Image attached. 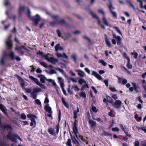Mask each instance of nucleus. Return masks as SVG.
<instances>
[{"instance_id": "obj_7", "label": "nucleus", "mask_w": 146, "mask_h": 146, "mask_svg": "<svg viewBox=\"0 0 146 146\" xmlns=\"http://www.w3.org/2000/svg\"><path fill=\"white\" fill-rule=\"evenodd\" d=\"M29 77L32 81H33V82L35 83L36 84L40 87L41 88L44 89V90L46 89V87L44 85L40 83L37 78L31 76H29Z\"/></svg>"}, {"instance_id": "obj_40", "label": "nucleus", "mask_w": 146, "mask_h": 146, "mask_svg": "<svg viewBox=\"0 0 146 146\" xmlns=\"http://www.w3.org/2000/svg\"><path fill=\"white\" fill-rule=\"evenodd\" d=\"M39 63L42 66L44 67L47 68V65L46 63L42 62H39Z\"/></svg>"}, {"instance_id": "obj_56", "label": "nucleus", "mask_w": 146, "mask_h": 146, "mask_svg": "<svg viewBox=\"0 0 146 146\" xmlns=\"http://www.w3.org/2000/svg\"><path fill=\"white\" fill-rule=\"evenodd\" d=\"M44 58L47 60L48 61H49L50 59V58H49L48 56L47 55H44Z\"/></svg>"}, {"instance_id": "obj_12", "label": "nucleus", "mask_w": 146, "mask_h": 146, "mask_svg": "<svg viewBox=\"0 0 146 146\" xmlns=\"http://www.w3.org/2000/svg\"><path fill=\"white\" fill-rule=\"evenodd\" d=\"M90 13L93 18H96L98 20V24L100 25L102 28L105 29V27L102 24L101 22L99 19V17L96 15L92 12H90Z\"/></svg>"}, {"instance_id": "obj_19", "label": "nucleus", "mask_w": 146, "mask_h": 146, "mask_svg": "<svg viewBox=\"0 0 146 146\" xmlns=\"http://www.w3.org/2000/svg\"><path fill=\"white\" fill-rule=\"evenodd\" d=\"M55 49L56 51L57 52L59 50H62L63 48L60 46V44L59 43L56 44L55 46Z\"/></svg>"}, {"instance_id": "obj_16", "label": "nucleus", "mask_w": 146, "mask_h": 146, "mask_svg": "<svg viewBox=\"0 0 146 146\" xmlns=\"http://www.w3.org/2000/svg\"><path fill=\"white\" fill-rule=\"evenodd\" d=\"M104 36L105 42L107 46L109 47H111L112 46L111 44V43L109 39L107 36L106 34H105Z\"/></svg>"}, {"instance_id": "obj_62", "label": "nucleus", "mask_w": 146, "mask_h": 146, "mask_svg": "<svg viewBox=\"0 0 146 146\" xmlns=\"http://www.w3.org/2000/svg\"><path fill=\"white\" fill-rule=\"evenodd\" d=\"M92 89L94 91L95 94H96L97 92V90L93 86L91 87Z\"/></svg>"}, {"instance_id": "obj_47", "label": "nucleus", "mask_w": 146, "mask_h": 146, "mask_svg": "<svg viewBox=\"0 0 146 146\" xmlns=\"http://www.w3.org/2000/svg\"><path fill=\"white\" fill-rule=\"evenodd\" d=\"M21 118L23 119H25L26 118V116L25 113H22L21 115Z\"/></svg>"}, {"instance_id": "obj_36", "label": "nucleus", "mask_w": 146, "mask_h": 146, "mask_svg": "<svg viewBox=\"0 0 146 146\" xmlns=\"http://www.w3.org/2000/svg\"><path fill=\"white\" fill-rule=\"evenodd\" d=\"M132 84L135 90L137 92L139 90V86H137L135 83H132Z\"/></svg>"}, {"instance_id": "obj_29", "label": "nucleus", "mask_w": 146, "mask_h": 146, "mask_svg": "<svg viewBox=\"0 0 146 146\" xmlns=\"http://www.w3.org/2000/svg\"><path fill=\"white\" fill-rule=\"evenodd\" d=\"M98 109H97L95 106H93L92 107L91 110H90V111L91 113H93V112L95 113H96L98 111Z\"/></svg>"}, {"instance_id": "obj_13", "label": "nucleus", "mask_w": 146, "mask_h": 146, "mask_svg": "<svg viewBox=\"0 0 146 146\" xmlns=\"http://www.w3.org/2000/svg\"><path fill=\"white\" fill-rule=\"evenodd\" d=\"M16 50H18L21 52V54H23L25 52L24 50H27V48L24 46H16L15 47Z\"/></svg>"}, {"instance_id": "obj_9", "label": "nucleus", "mask_w": 146, "mask_h": 146, "mask_svg": "<svg viewBox=\"0 0 146 146\" xmlns=\"http://www.w3.org/2000/svg\"><path fill=\"white\" fill-rule=\"evenodd\" d=\"M108 1L110 3V4L108 5V7L110 9V11L113 17L115 18H117V17L116 13L112 10V9H114V8L112 6L111 1V0H108Z\"/></svg>"}, {"instance_id": "obj_20", "label": "nucleus", "mask_w": 146, "mask_h": 146, "mask_svg": "<svg viewBox=\"0 0 146 146\" xmlns=\"http://www.w3.org/2000/svg\"><path fill=\"white\" fill-rule=\"evenodd\" d=\"M38 77L40 78V81L42 83H44L45 82V80H46L47 79L45 76L43 75H38Z\"/></svg>"}, {"instance_id": "obj_8", "label": "nucleus", "mask_w": 146, "mask_h": 146, "mask_svg": "<svg viewBox=\"0 0 146 146\" xmlns=\"http://www.w3.org/2000/svg\"><path fill=\"white\" fill-rule=\"evenodd\" d=\"M11 35H10L8 36L5 41V43L7 45V46L8 48L9 49H11L13 46V45L12 44V41L11 39Z\"/></svg>"}, {"instance_id": "obj_54", "label": "nucleus", "mask_w": 146, "mask_h": 146, "mask_svg": "<svg viewBox=\"0 0 146 146\" xmlns=\"http://www.w3.org/2000/svg\"><path fill=\"white\" fill-rule=\"evenodd\" d=\"M106 99L109 102H110L111 103V101L112 100V99L109 96H107L106 97Z\"/></svg>"}, {"instance_id": "obj_3", "label": "nucleus", "mask_w": 146, "mask_h": 146, "mask_svg": "<svg viewBox=\"0 0 146 146\" xmlns=\"http://www.w3.org/2000/svg\"><path fill=\"white\" fill-rule=\"evenodd\" d=\"M6 137L8 139L15 143L17 142V139L22 141L21 138L17 134L12 133L11 131H9L8 132L7 135Z\"/></svg>"}, {"instance_id": "obj_5", "label": "nucleus", "mask_w": 146, "mask_h": 146, "mask_svg": "<svg viewBox=\"0 0 146 146\" xmlns=\"http://www.w3.org/2000/svg\"><path fill=\"white\" fill-rule=\"evenodd\" d=\"M52 17L54 20L56 21L55 22H52L50 23L51 25L52 26H53L54 25L57 24H59L62 25H64L65 24L64 21L63 19L61 20L60 21H57V20L59 18V17L57 15L52 16Z\"/></svg>"}, {"instance_id": "obj_38", "label": "nucleus", "mask_w": 146, "mask_h": 146, "mask_svg": "<svg viewBox=\"0 0 146 146\" xmlns=\"http://www.w3.org/2000/svg\"><path fill=\"white\" fill-rule=\"evenodd\" d=\"M71 140L70 139H68L66 143V145L67 146H72L71 144Z\"/></svg>"}, {"instance_id": "obj_2", "label": "nucleus", "mask_w": 146, "mask_h": 146, "mask_svg": "<svg viewBox=\"0 0 146 146\" xmlns=\"http://www.w3.org/2000/svg\"><path fill=\"white\" fill-rule=\"evenodd\" d=\"M6 56H9L13 60H16L17 61H19L21 60V58L19 56L15 57V54L14 52H10L8 54H4L2 58L1 61V64L3 65L5 64V59Z\"/></svg>"}, {"instance_id": "obj_22", "label": "nucleus", "mask_w": 146, "mask_h": 146, "mask_svg": "<svg viewBox=\"0 0 146 146\" xmlns=\"http://www.w3.org/2000/svg\"><path fill=\"white\" fill-rule=\"evenodd\" d=\"M0 109L4 114H7V110L3 105L1 104H0Z\"/></svg>"}, {"instance_id": "obj_25", "label": "nucleus", "mask_w": 146, "mask_h": 146, "mask_svg": "<svg viewBox=\"0 0 146 146\" xmlns=\"http://www.w3.org/2000/svg\"><path fill=\"white\" fill-rule=\"evenodd\" d=\"M77 55L76 53H73L72 54L71 58H72L75 63H76L77 60Z\"/></svg>"}, {"instance_id": "obj_10", "label": "nucleus", "mask_w": 146, "mask_h": 146, "mask_svg": "<svg viewBox=\"0 0 146 146\" xmlns=\"http://www.w3.org/2000/svg\"><path fill=\"white\" fill-rule=\"evenodd\" d=\"M122 103L119 100H117L114 102L112 103V104L113 107L116 108H119L121 107Z\"/></svg>"}, {"instance_id": "obj_30", "label": "nucleus", "mask_w": 146, "mask_h": 146, "mask_svg": "<svg viewBox=\"0 0 146 146\" xmlns=\"http://www.w3.org/2000/svg\"><path fill=\"white\" fill-rule=\"evenodd\" d=\"M61 100L62 103L67 108H68L69 106L68 104L66 103L65 99L63 97H62Z\"/></svg>"}, {"instance_id": "obj_15", "label": "nucleus", "mask_w": 146, "mask_h": 146, "mask_svg": "<svg viewBox=\"0 0 146 146\" xmlns=\"http://www.w3.org/2000/svg\"><path fill=\"white\" fill-rule=\"evenodd\" d=\"M75 71L77 72L78 75L81 77H84L86 75L84 72L81 70H76Z\"/></svg>"}, {"instance_id": "obj_24", "label": "nucleus", "mask_w": 146, "mask_h": 146, "mask_svg": "<svg viewBox=\"0 0 146 146\" xmlns=\"http://www.w3.org/2000/svg\"><path fill=\"white\" fill-rule=\"evenodd\" d=\"M119 126L120 127L121 129H122V130L124 131L125 134L127 135L129 137L130 136V135L129 134L128 132L126 131V128L125 126H123V125L121 124H120Z\"/></svg>"}, {"instance_id": "obj_11", "label": "nucleus", "mask_w": 146, "mask_h": 146, "mask_svg": "<svg viewBox=\"0 0 146 146\" xmlns=\"http://www.w3.org/2000/svg\"><path fill=\"white\" fill-rule=\"evenodd\" d=\"M116 77L118 79V83L119 84H121L123 85L125 84L127 82V80L122 77H120L118 76H116Z\"/></svg>"}, {"instance_id": "obj_26", "label": "nucleus", "mask_w": 146, "mask_h": 146, "mask_svg": "<svg viewBox=\"0 0 146 146\" xmlns=\"http://www.w3.org/2000/svg\"><path fill=\"white\" fill-rule=\"evenodd\" d=\"M49 133L52 135H55V131L52 128H49L48 129Z\"/></svg>"}, {"instance_id": "obj_23", "label": "nucleus", "mask_w": 146, "mask_h": 146, "mask_svg": "<svg viewBox=\"0 0 146 146\" xmlns=\"http://www.w3.org/2000/svg\"><path fill=\"white\" fill-rule=\"evenodd\" d=\"M58 82L59 83L60 86L64 85V80L62 77H58Z\"/></svg>"}, {"instance_id": "obj_46", "label": "nucleus", "mask_w": 146, "mask_h": 146, "mask_svg": "<svg viewBox=\"0 0 146 146\" xmlns=\"http://www.w3.org/2000/svg\"><path fill=\"white\" fill-rule=\"evenodd\" d=\"M35 103L38 105L41 106V102L38 99H36L35 100Z\"/></svg>"}, {"instance_id": "obj_64", "label": "nucleus", "mask_w": 146, "mask_h": 146, "mask_svg": "<svg viewBox=\"0 0 146 146\" xmlns=\"http://www.w3.org/2000/svg\"><path fill=\"white\" fill-rule=\"evenodd\" d=\"M85 70L88 74H90V70L87 68H86L84 69Z\"/></svg>"}, {"instance_id": "obj_63", "label": "nucleus", "mask_w": 146, "mask_h": 146, "mask_svg": "<svg viewBox=\"0 0 146 146\" xmlns=\"http://www.w3.org/2000/svg\"><path fill=\"white\" fill-rule=\"evenodd\" d=\"M141 144L143 146H146V142L145 141H142Z\"/></svg>"}, {"instance_id": "obj_37", "label": "nucleus", "mask_w": 146, "mask_h": 146, "mask_svg": "<svg viewBox=\"0 0 146 146\" xmlns=\"http://www.w3.org/2000/svg\"><path fill=\"white\" fill-rule=\"evenodd\" d=\"M79 96L80 97L84 98H86V95L85 93L82 92L80 93Z\"/></svg>"}, {"instance_id": "obj_50", "label": "nucleus", "mask_w": 146, "mask_h": 146, "mask_svg": "<svg viewBox=\"0 0 146 146\" xmlns=\"http://www.w3.org/2000/svg\"><path fill=\"white\" fill-rule=\"evenodd\" d=\"M129 62L130 61H128L127 63V66L128 68L130 69L132 68V66L130 64Z\"/></svg>"}, {"instance_id": "obj_53", "label": "nucleus", "mask_w": 146, "mask_h": 146, "mask_svg": "<svg viewBox=\"0 0 146 146\" xmlns=\"http://www.w3.org/2000/svg\"><path fill=\"white\" fill-rule=\"evenodd\" d=\"M111 129L113 131H119V129L117 127L113 128Z\"/></svg>"}, {"instance_id": "obj_48", "label": "nucleus", "mask_w": 146, "mask_h": 146, "mask_svg": "<svg viewBox=\"0 0 146 146\" xmlns=\"http://www.w3.org/2000/svg\"><path fill=\"white\" fill-rule=\"evenodd\" d=\"M53 85L55 86V88L56 90H58L59 89V88L56 85V84L55 82H54V83L53 84Z\"/></svg>"}, {"instance_id": "obj_4", "label": "nucleus", "mask_w": 146, "mask_h": 146, "mask_svg": "<svg viewBox=\"0 0 146 146\" xmlns=\"http://www.w3.org/2000/svg\"><path fill=\"white\" fill-rule=\"evenodd\" d=\"M27 117L30 118L31 121L30 124L31 126L33 127V128L35 127L36 124L35 119L37 118L36 116L30 113L27 115Z\"/></svg>"}, {"instance_id": "obj_58", "label": "nucleus", "mask_w": 146, "mask_h": 146, "mask_svg": "<svg viewBox=\"0 0 146 146\" xmlns=\"http://www.w3.org/2000/svg\"><path fill=\"white\" fill-rule=\"evenodd\" d=\"M132 54L133 55L134 57L135 58H137L138 56V54L136 52H134Z\"/></svg>"}, {"instance_id": "obj_57", "label": "nucleus", "mask_w": 146, "mask_h": 146, "mask_svg": "<svg viewBox=\"0 0 146 146\" xmlns=\"http://www.w3.org/2000/svg\"><path fill=\"white\" fill-rule=\"evenodd\" d=\"M109 89L111 90L113 92H115L116 91V89L114 87H109Z\"/></svg>"}, {"instance_id": "obj_31", "label": "nucleus", "mask_w": 146, "mask_h": 146, "mask_svg": "<svg viewBox=\"0 0 146 146\" xmlns=\"http://www.w3.org/2000/svg\"><path fill=\"white\" fill-rule=\"evenodd\" d=\"M89 123L92 127L96 125V122L92 120H90L89 121Z\"/></svg>"}, {"instance_id": "obj_28", "label": "nucleus", "mask_w": 146, "mask_h": 146, "mask_svg": "<svg viewBox=\"0 0 146 146\" xmlns=\"http://www.w3.org/2000/svg\"><path fill=\"white\" fill-rule=\"evenodd\" d=\"M31 96L33 99H36L37 96V93L33 90L31 93Z\"/></svg>"}, {"instance_id": "obj_34", "label": "nucleus", "mask_w": 146, "mask_h": 146, "mask_svg": "<svg viewBox=\"0 0 146 146\" xmlns=\"http://www.w3.org/2000/svg\"><path fill=\"white\" fill-rule=\"evenodd\" d=\"M79 84L82 85L83 83H86V82L83 79L80 78L78 80Z\"/></svg>"}, {"instance_id": "obj_44", "label": "nucleus", "mask_w": 146, "mask_h": 146, "mask_svg": "<svg viewBox=\"0 0 146 146\" xmlns=\"http://www.w3.org/2000/svg\"><path fill=\"white\" fill-rule=\"evenodd\" d=\"M55 69L56 70L59 71L60 72L64 74V71L62 69H61L60 68H56Z\"/></svg>"}, {"instance_id": "obj_61", "label": "nucleus", "mask_w": 146, "mask_h": 146, "mask_svg": "<svg viewBox=\"0 0 146 146\" xmlns=\"http://www.w3.org/2000/svg\"><path fill=\"white\" fill-rule=\"evenodd\" d=\"M37 54H39L42 57H43L44 55V53L43 52L39 51L38 52H37Z\"/></svg>"}, {"instance_id": "obj_55", "label": "nucleus", "mask_w": 146, "mask_h": 146, "mask_svg": "<svg viewBox=\"0 0 146 146\" xmlns=\"http://www.w3.org/2000/svg\"><path fill=\"white\" fill-rule=\"evenodd\" d=\"M56 32L57 33L58 36L60 37L61 36V33L60 31L59 30H57Z\"/></svg>"}, {"instance_id": "obj_14", "label": "nucleus", "mask_w": 146, "mask_h": 146, "mask_svg": "<svg viewBox=\"0 0 146 146\" xmlns=\"http://www.w3.org/2000/svg\"><path fill=\"white\" fill-rule=\"evenodd\" d=\"M73 129V132L75 135L76 137L78 139V136L77 133H78V130L77 127L76 123V122H74Z\"/></svg>"}, {"instance_id": "obj_21", "label": "nucleus", "mask_w": 146, "mask_h": 146, "mask_svg": "<svg viewBox=\"0 0 146 146\" xmlns=\"http://www.w3.org/2000/svg\"><path fill=\"white\" fill-rule=\"evenodd\" d=\"M50 59L49 62L54 64H56L58 61L57 59L54 58L53 57H50Z\"/></svg>"}, {"instance_id": "obj_42", "label": "nucleus", "mask_w": 146, "mask_h": 146, "mask_svg": "<svg viewBox=\"0 0 146 146\" xmlns=\"http://www.w3.org/2000/svg\"><path fill=\"white\" fill-rule=\"evenodd\" d=\"M123 55L124 57H125L126 59L128 61H130V60L129 57V56L127 55V54L125 53L124 52L123 53Z\"/></svg>"}, {"instance_id": "obj_45", "label": "nucleus", "mask_w": 146, "mask_h": 146, "mask_svg": "<svg viewBox=\"0 0 146 146\" xmlns=\"http://www.w3.org/2000/svg\"><path fill=\"white\" fill-rule=\"evenodd\" d=\"M113 28L115 29L119 33L120 35H122L121 33L120 30L118 28V27H116L114 26Z\"/></svg>"}, {"instance_id": "obj_39", "label": "nucleus", "mask_w": 146, "mask_h": 146, "mask_svg": "<svg viewBox=\"0 0 146 146\" xmlns=\"http://www.w3.org/2000/svg\"><path fill=\"white\" fill-rule=\"evenodd\" d=\"M99 62L104 66H106L107 65V63L102 59L100 60Z\"/></svg>"}, {"instance_id": "obj_32", "label": "nucleus", "mask_w": 146, "mask_h": 146, "mask_svg": "<svg viewBox=\"0 0 146 146\" xmlns=\"http://www.w3.org/2000/svg\"><path fill=\"white\" fill-rule=\"evenodd\" d=\"M73 143L76 145V146H79L80 145V144L79 142L74 137V139H73L72 140Z\"/></svg>"}, {"instance_id": "obj_6", "label": "nucleus", "mask_w": 146, "mask_h": 146, "mask_svg": "<svg viewBox=\"0 0 146 146\" xmlns=\"http://www.w3.org/2000/svg\"><path fill=\"white\" fill-rule=\"evenodd\" d=\"M112 35L113 37L115 38V39L114 38L113 39L111 40V42L112 44H116V41L115 40V39L117 41V45H120L121 43V37L119 36H116V34L114 33H113Z\"/></svg>"}, {"instance_id": "obj_17", "label": "nucleus", "mask_w": 146, "mask_h": 146, "mask_svg": "<svg viewBox=\"0 0 146 146\" xmlns=\"http://www.w3.org/2000/svg\"><path fill=\"white\" fill-rule=\"evenodd\" d=\"M92 75L95 76L99 80H100L102 79V77L95 71H92Z\"/></svg>"}, {"instance_id": "obj_35", "label": "nucleus", "mask_w": 146, "mask_h": 146, "mask_svg": "<svg viewBox=\"0 0 146 146\" xmlns=\"http://www.w3.org/2000/svg\"><path fill=\"white\" fill-rule=\"evenodd\" d=\"M33 90L37 93L41 92L42 91V90L40 88L37 87L33 89Z\"/></svg>"}, {"instance_id": "obj_18", "label": "nucleus", "mask_w": 146, "mask_h": 146, "mask_svg": "<svg viewBox=\"0 0 146 146\" xmlns=\"http://www.w3.org/2000/svg\"><path fill=\"white\" fill-rule=\"evenodd\" d=\"M45 110L48 111L49 113H52V111L51 110V108L49 106L48 104H46L44 107Z\"/></svg>"}, {"instance_id": "obj_27", "label": "nucleus", "mask_w": 146, "mask_h": 146, "mask_svg": "<svg viewBox=\"0 0 146 146\" xmlns=\"http://www.w3.org/2000/svg\"><path fill=\"white\" fill-rule=\"evenodd\" d=\"M79 112V110L78 107L76 110L74 111V118L76 119L77 117V113Z\"/></svg>"}, {"instance_id": "obj_60", "label": "nucleus", "mask_w": 146, "mask_h": 146, "mask_svg": "<svg viewBox=\"0 0 146 146\" xmlns=\"http://www.w3.org/2000/svg\"><path fill=\"white\" fill-rule=\"evenodd\" d=\"M50 73L52 74H56V72L53 69H52L50 70Z\"/></svg>"}, {"instance_id": "obj_52", "label": "nucleus", "mask_w": 146, "mask_h": 146, "mask_svg": "<svg viewBox=\"0 0 146 146\" xmlns=\"http://www.w3.org/2000/svg\"><path fill=\"white\" fill-rule=\"evenodd\" d=\"M102 81H103V82L105 83L106 86H107V87L109 85H108V80H104V81H103V80Z\"/></svg>"}, {"instance_id": "obj_59", "label": "nucleus", "mask_w": 146, "mask_h": 146, "mask_svg": "<svg viewBox=\"0 0 146 146\" xmlns=\"http://www.w3.org/2000/svg\"><path fill=\"white\" fill-rule=\"evenodd\" d=\"M69 74L73 76H75L76 75V74L72 71H70L69 72Z\"/></svg>"}, {"instance_id": "obj_41", "label": "nucleus", "mask_w": 146, "mask_h": 146, "mask_svg": "<svg viewBox=\"0 0 146 146\" xmlns=\"http://www.w3.org/2000/svg\"><path fill=\"white\" fill-rule=\"evenodd\" d=\"M49 100L48 99V96L47 95H46V97L45 99V100L44 102V103H46L47 104H48V102H49Z\"/></svg>"}, {"instance_id": "obj_49", "label": "nucleus", "mask_w": 146, "mask_h": 146, "mask_svg": "<svg viewBox=\"0 0 146 146\" xmlns=\"http://www.w3.org/2000/svg\"><path fill=\"white\" fill-rule=\"evenodd\" d=\"M56 55L58 58H60L63 57V55L60 53H59L58 52L56 53Z\"/></svg>"}, {"instance_id": "obj_51", "label": "nucleus", "mask_w": 146, "mask_h": 146, "mask_svg": "<svg viewBox=\"0 0 146 146\" xmlns=\"http://www.w3.org/2000/svg\"><path fill=\"white\" fill-rule=\"evenodd\" d=\"M72 88H74V89L75 91L76 90V89H77L78 91H79L80 90L79 88L78 87L77 85L74 86H72Z\"/></svg>"}, {"instance_id": "obj_33", "label": "nucleus", "mask_w": 146, "mask_h": 146, "mask_svg": "<svg viewBox=\"0 0 146 146\" xmlns=\"http://www.w3.org/2000/svg\"><path fill=\"white\" fill-rule=\"evenodd\" d=\"M102 21L103 23L105 24L106 25L109 26V25L106 19L104 17L102 18Z\"/></svg>"}, {"instance_id": "obj_1", "label": "nucleus", "mask_w": 146, "mask_h": 146, "mask_svg": "<svg viewBox=\"0 0 146 146\" xmlns=\"http://www.w3.org/2000/svg\"><path fill=\"white\" fill-rule=\"evenodd\" d=\"M26 9L28 10L27 14L28 16L33 21L34 25L35 26L36 25L40 19V17L38 14H36V16L31 17V12L28 8H26L24 6H20L19 7V14H20L23 11H24Z\"/></svg>"}, {"instance_id": "obj_43", "label": "nucleus", "mask_w": 146, "mask_h": 146, "mask_svg": "<svg viewBox=\"0 0 146 146\" xmlns=\"http://www.w3.org/2000/svg\"><path fill=\"white\" fill-rule=\"evenodd\" d=\"M102 134L104 136H111L112 135V134L111 133H108L107 132H104L102 133Z\"/></svg>"}]
</instances>
